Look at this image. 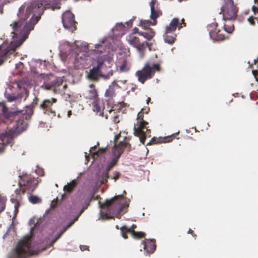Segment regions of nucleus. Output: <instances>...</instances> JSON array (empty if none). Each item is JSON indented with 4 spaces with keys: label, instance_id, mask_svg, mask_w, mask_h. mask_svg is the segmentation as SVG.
Returning <instances> with one entry per match:
<instances>
[{
    "label": "nucleus",
    "instance_id": "obj_1",
    "mask_svg": "<svg viewBox=\"0 0 258 258\" xmlns=\"http://www.w3.org/2000/svg\"><path fill=\"white\" fill-rule=\"evenodd\" d=\"M61 0H37L31 2L26 7L22 5L17 14L19 20L13 25V33L18 32L22 28L27 31L33 29L35 25L40 19L45 9L53 11L60 9Z\"/></svg>",
    "mask_w": 258,
    "mask_h": 258
},
{
    "label": "nucleus",
    "instance_id": "obj_2",
    "mask_svg": "<svg viewBox=\"0 0 258 258\" xmlns=\"http://www.w3.org/2000/svg\"><path fill=\"white\" fill-rule=\"evenodd\" d=\"M33 114L32 107H26L25 110L18 112H11L7 120H4L5 124L13 123L12 127L8 132L2 133L0 135V139L4 146L11 145L13 138L17 136L22 132L26 130L28 127V122Z\"/></svg>",
    "mask_w": 258,
    "mask_h": 258
},
{
    "label": "nucleus",
    "instance_id": "obj_3",
    "mask_svg": "<svg viewBox=\"0 0 258 258\" xmlns=\"http://www.w3.org/2000/svg\"><path fill=\"white\" fill-rule=\"evenodd\" d=\"M123 195L115 196L110 200H106L103 203L100 204L101 209H107L109 214L100 211V217L102 220L114 219V216L118 219L121 217L122 212L125 207L124 204L122 203Z\"/></svg>",
    "mask_w": 258,
    "mask_h": 258
},
{
    "label": "nucleus",
    "instance_id": "obj_4",
    "mask_svg": "<svg viewBox=\"0 0 258 258\" xmlns=\"http://www.w3.org/2000/svg\"><path fill=\"white\" fill-rule=\"evenodd\" d=\"M148 122L144 120L143 113L140 112L138 114L137 122L134 127V135L139 138L141 143L145 144L147 137H151V130L147 127Z\"/></svg>",
    "mask_w": 258,
    "mask_h": 258
},
{
    "label": "nucleus",
    "instance_id": "obj_5",
    "mask_svg": "<svg viewBox=\"0 0 258 258\" xmlns=\"http://www.w3.org/2000/svg\"><path fill=\"white\" fill-rule=\"evenodd\" d=\"M31 237L25 236L19 241L9 258H25L31 254Z\"/></svg>",
    "mask_w": 258,
    "mask_h": 258
},
{
    "label": "nucleus",
    "instance_id": "obj_6",
    "mask_svg": "<svg viewBox=\"0 0 258 258\" xmlns=\"http://www.w3.org/2000/svg\"><path fill=\"white\" fill-rule=\"evenodd\" d=\"M160 70L159 64L152 63L148 61L141 70L136 72V76L138 77V81L143 84L147 80L152 78L156 72H160Z\"/></svg>",
    "mask_w": 258,
    "mask_h": 258
},
{
    "label": "nucleus",
    "instance_id": "obj_7",
    "mask_svg": "<svg viewBox=\"0 0 258 258\" xmlns=\"http://www.w3.org/2000/svg\"><path fill=\"white\" fill-rule=\"evenodd\" d=\"M20 186V190L24 194L33 192L36 188L38 183L37 179L35 178L31 175H24L21 177L19 182Z\"/></svg>",
    "mask_w": 258,
    "mask_h": 258
},
{
    "label": "nucleus",
    "instance_id": "obj_8",
    "mask_svg": "<svg viewBox=\"0 0 258 258\" xmlns=\"http://www.w3.org/2000/svg\"><path fill=\"white\" fill-rule=\"evenodd\" d=\"M238 8L234 5L233 0H227L225 4L222 7L221 13H222L224 20H234L237 17Z\"/></svg>",
    "mask_w": 258,
    "mask_h": 258
},
{
    "label": "nucleus",
    "instance_id": "obj_9",
    "mask_svg": "<svg viewBox=\"0 0 258 258\" xmlns=\"http://www.w3.org/2000/svg\"><path fill=\"white\" fill-rule=\"evenodd\" d=\"M127 41L129 43L135 47L140 53L141 57H143L145 54L146 48L148 47L151 50V44H149L146 41L141 42L140 38L136 36L134 34H131L127 38Z\"/></svg>",
    "mask_w": 258,
    "mask_h": 258
},
{
    "label": "nucleus",
    "instance_id": "obj_10",
    "mask_svg": "<svg viewBox=\"0 0 258 258\" xmlns=\"http://www.w3.org/2000/svg\"><path fill=\"white\" fill-rule=\"evenodd\" d=\"M96 66L90 70L87 75L89 79L95 81H98L99 77L102 76L101 69L105 66L104 59L102 57H98L96 58Z\"/></svg>",
    "mask_w": 258,
    "mask_h": 258
},
{
    "label": "nucleus",
    "instance_id": "obj_11",
    "mask_svg": "<svg viewBox=\"0 0 258 258\" xmlns=\"http://www.w3.org/2000/svg\"><path fill=\"white\" fill-rule=\"evenodd\" d=\"M62 22L65 29L73 32L77 29V22L74 15L70 11L65 12L62 15Z\"/></svg>",
    "mask_w": 258,
    "mask_h": 258
},
{
    "label": "nucleus",
    "instance_id": "obj_12",
    "mask_svg": "<svg viewBox=\"0 0 258 258\" xmlns=\"http://www.w3.org/2000/svg\"><path fill=\"white\" fill-rule=\"evenodd\" d=\"M218 23L213 22L208 26V29L209 31V35L210 38L214 41H223L228 38L223 33V31L218 29Z\"/></svg>",
    "mask_w": 258,
    "mask_h": 258
},
{
    "label": "nucleus",
    "instance_id": "obj_13",
    "mask_svg": "<svg viewBox=\"0 0 258 258\" xmlns=\"http://www.w3.org/2000/svg\"><path fill=\"white\" fill-rule=\"evenodd\" d=\"M90 89L88 91L86 98L92 101V106L94 111L99 112L101 110V107L99 106L100 99L98 97V94L95 86L92 84L89 86Z\"/></svg>",
    "mask_w": 258,
    "mask_h": 258
},
{
    "label": "nucleus",
    "instance_id": "obj_14",
    "mask_svg": "<svg viewBox=\"0 0 258 258\" xmlns=\"http://www.w3.org/2000/svg\"><path fill=\"white\" fill-rule=\"evenodd\" d=\"M56 101L57 99L54 98L44 100L40 104L39 108L43 110L44 113L55 116V112L52 109V106L53 103H56Z\"/></svg>",
    "mask_w": 258,
    "mask_h": 258
},
{
    "label": "nucleus",
    "instance_id": "obj_15",
    "mask_svg": "<svg viewBox=\"0 0 258 258\" xmlns=\"http://www.w3.org/2000/svg\"><path fill=\"white\" fill-rule=\"evenodd\" d=\"M131 145L126 141H121L118 144H114L112 149V154L114 157L119 159L121 154L123 153L124 149L128 148V151L131 150Z\"/></svg>",
    "mask_w": 258,
    "mask_h": 258
},
{
    "label": "nucleus",
    "instance_id": "obj_16",
    "mask_svg": "<svg viewBox=\"0 0 258 258\" xmlns=\"http://www.w3.org/2000/svg\"><path fill=\"white\" fill-rule=\"evenodd\" d=\"M144 250L148 253H153L156 248V241L154 239H145L142 241Z\"/></svg>",
    "mask_w": 258,
    "mask_h": 258
},
{
    "label": "nucleus",
    "instance_id": "obj_17",
    "mask_svg": "<svg viewBox=\"0 0 258 258\" xmlns=\"http://www.w3.org/2000/svg\"><path fill=\"white\" fill-rule=\"evenodd\" d=\"M179 25V19L177 18H173L168 25L166 27L165 33L174 34L176 28Z\"/></svg>",
    "mask_w": 258,
    "mask_h": 258
},
{
    "label": "nucleus",
    "instance_id": "obj_18",
    "mask_svg": "<svg viewBox=\"0 0 258 258\" xmlns=\"http://www.w3.org/2000/svg\"><path fill=\"white\" fill-rule=\"evenodd\" d=\"M8 109L4 103H0V124L4 123V120H7V117L11 112L8 111Z\"/></svg>",
    "mask_w": 258,
    "mask_h": 258
},
{
    "label": "nucleus",
    "instance_id": "obj_19",
    "mask_svg": "<svg viewBox=\"0 0 258 258\" xmlns=\"http://www.w3.org/2000/svg\"><path fill=\"white\" fill-rule=\"evenodd\" d=\"M145 32H141L140 33V35L143 36L148 40H151L152 39L155 35V32L153 29L149 28L147 30H145Z\"/></svg>",
    "mask_w": 258,
    "mask_h": 258
},
{
    "label": "nucleus",
    "instance_id": "obj_20",
    "mask_svg": "<svg viewBox=\"0 0 258 258\" xmlns=\"http://www.w3.org/2000/svg\"><path fill=\"white\" fill-rule=\"evenodd\" d=\"M118 63H120L119 70L120 72H123L128 70L129 67L128 65V60L126 56H124L122 57L121 59L119 60Z\"/></svg>",
    "mask_w": 258,
    "mask_h": 258
},
{
    "label": "nucleus",
    "instance_id": "obj_21",
    "mask_svg": "<svg viewBox=\"0 0 258 258\" xmlns=\"http://www.w3.org/2000/svg\"><path fill=\"white\" fill-rule=\"evenodd\" d=\"M78 182L76 180L74 179L63 187V190L67 193H71L77 185Z\"/></svg>",
    "mask_w": 258,
    "mask_h": 258
},
{
    "label": "nucleus",
    "instance_id": "obj_22",
    "mask_svg": "<svg viewBox=\"0 0 258 258\" xmlns=\"http://www.w3.org/2000/svg\"><path fill=\"white\" fill-rule=\"evenodd\" d=\"M163 37L166 43L172 44L176 40V35L175 34L164 33Z\"/></svg>",
    "mask_w": 258,
    "mask_h": 258
},
{
    "label": "nucleus",
    "instance_id": "obj_23",
    "mask_svg": "<svg viewBox=\"0 0 258 258\" xmlns=\"http://www.w3.org/2000/svg\"><path fill=\"white\" fill-rule=\"evenodd\" d=\"M58 81L57 79L51 81L49 83H44L41 87L45 90H50L51 88L55 87L56 86H59V84H57Z\"/></svg>",
    "mask_w": 258,
    "mask_h": 258
},
{
    "label": "nucleus",
    "instance_id": "obj_24",
    "mask_svg": "<svg viewBox=\"0 0 258 258\" xmlns=\"http://www.w3.org/2000/svg\"><path fill=\"white\" fill-rule=\"evenodd\" d=\"M108 178L109 172H107V171L105 170L104 171H103L99 177V180H100L101 184L106 183L108 181Z\"/></svg>",
    "mask_w": 258,
    "mask_h": 258
},
{
    "label": "nucleus",
    "instance_id": "obj_25",
    "mask_svg": "<svg viewBox=\"0 0 258 258\" xmlns=\"http://www.w3.org/2000/svg\"><path fill=\"white\" fill-rule=\"evenodd\" d=\"M29 95V91L26 88H24L20 93L17 95V97L19 101L21 100L23 98L26 100Z\"/></svg>",
    "mask_w": 258,
    "mask_h": 258
},
{
    "label": "nucleus",
    "instance_id": "obj_26",
    "mask_svg": "<svg viewBox=\"0 0 258 258\" xmlns=\"http://www.w3.org/2000/svg\"><path fill=\"white\" fill-rule=\"evenodd\" d=\"M115 95V89L113 86V83L112 86H109L108 89H107L105 93L106 97H112Z\"/></svg>",
    "mask_w": 258,
    "mask_h": 258
},
{
    "label": "nucleus",
    "instance_id": "obj_27",
    "mask_svg": "<svg viewBox=\"0 0 258 258\" xmlns=\"http://www.w3.org/2000/svg\"><path fill=\"white\" fill-rule=\"evenodd\" d=\"M172 140V139L171 140V141ZM170 140H168V141H164L163 140V139H160V138H152L150 142L149 143H148L147 145H152V144H159V143H165V142H170Z\"/></svg>",
    "mask_w": 258,
    "mask_h": 258
},
{
    "label": "nucleus",
    "instance_id": "obj_28",
    "mask_svg": "<svg viewBox=\"0 0 258 258\" xmlns=\"http://www.w3.org/2000/svg\"><path fill=\"white\" fill-rule=\"evenodd\" d=\"M29 202L33 204H39L42 202L41 198L34 195H31L29 198Z\"/></svg>",
    "mask_w": 258,
    "mask_h": 258
},
{
    "label": "nucleus",
    "instance_id": "obj_29",
    "mask_svg": "<svg viewBox=\"0 0 258 258\" xmlns=\"http://www.w3.org/2000/svg\"><path fill=\"white\" fill-rule=\"evenodd\" d=\"M131 235L134 238L140 239L144 238L146 236V233L143 232H136V231H133Z\"/></svg>",
    "mask_w": 258,
    "mask_h": 258
},
{
    "label": "nucleus",
    "instance_id": "obj_30",
    "mask_svg": "<svg viewBox=\"0 0 258 258\" xmlns=\"http://www.w3.org/2000/svg\"><path fill=\"white\" fill-rule=\"evenodd\" d=\"M120 231L121 233L122 236L124 239H127L128 238L127 234L130 233V231L128 229V227L126 226H123L120 228Z\"/></svg>",
    "mask_w": 258,
    "mask_h": 258
},
{
    "label": "nucleus",
    "instance_id": "obj_31",
    "mask_svg": "<svg viewBox=\"0 0 258 258\" xmlns=\"http://www.w3.org/2000/svg\"><path fill=\"white\" fill-rule=\"evenodd\" d=\"M118 160V159H117L115 157H114L112 160L111 162L107 164V165L106 166V168L105 169V170H106L107 172H109L111 170L112 168L116 164Z\"/></svg>",
    "mask_w": 258,
    "mask_h": 258
},
{
    "label": "nucleus",
    "instance_id": "obj_32",
    "mask_svg": "<svg viewBox=\"0 0 258 258\" xmlns=\"http://www.w3.org/2000/svg\"><path fill=\"white\" fill-rule=\"evenodd\" d=\"M151 25V21L149 20H141L139 26H142L145 30L150 28L149 26Z\"/></svg>",
    "mask_w": 258,
    "mask_h": 258
},
{
    "label": "nucleus",
    "instance_id": "obj_33",
    "mask_svg": "<svg viewBox=\"0 0 258 258\" xmlns=\"http://www.w3.org/2000/svg\"><path fill=\"white\" fill-rule=\"evenodd\" d=\"M6 201V198L0 196V213L5 209Z\"/></svg>",
    "mask_w": 258,
    "mask_h": 258
},
{
    "label": "nucleus",
    "instance_id": "obj_34",
    "mask_svg": "<svg viewBox=\"0 0 258 258\" xmlns=\"http://www.w3.org/2000/svg\"><path fill=\"white\" fill-rule=\"evenodd\" d=\"M67 230L68 228H67L66 227L61 230L59 233H57V235L55 236L54 238L52 240L51 242L52 243H55Z\"/></svg>",
    "mask_w": 258,
    "mask_h": 258
},
{
    "label": "nucleus",
    "instance_id": "obj_35",
    "mask_svg": "<svg viewBox=\"0 0 258 258\" xmlns=\"http://www.w3.org/2000/svg\"><path fill=\"white\" fill-rule=\"evenodd\" d=\"M7 53L8 51L6 49L2 50L0 47V65L3 63Z\"/></svg>",
    "mask_w": 258,
    "mask_h": 258
},
{
    "label": "nucleus",
    "instance_id": "obj_36",
    "mask_svg": "<svg viewBox=\"0 0 258 258\" xmlns=\"http://www.w3.org/2000/svg\"><path fill=\"white\" fill-rule=\"evenodd\" d=\"M223 27L224 29V31L227 32L228 33H231L234 29V25L229 26L224 24Z\"/></svg>",
    "mask_w": 258,
    "mask_h": 258
},
{
    "label": "nucleus",
    "instance_id": "obj_37",
    "mask_svg": "<svg viewBox=\"0 0 258 258\" xmlns=\"http://www.w3.org/2000/svg\"><path fill=\"white\" fill-rule=\"evenodd\" d=\"M159 17L158 12L155 9L151 10V19H157Z\"/></svg>",
    "mask_w": 258,
    "mask_h": 258
},
{
    "label": "nucleus",
    "instance_id": "obj_38",
    "mask_svg": "<svg viewBox=\"0 0 258 258\" xmlns=\"http://www.w3.org/2000/svg\"><path fill=\"white\" fill-rule=\"evenodd\" d=\"M38 100H39L38 98L37 97H35L34 98L33 102H32V104L30 106H27L26 107H32L33 109V110L34 111V108L35 106L37 104Z\"/></svg>",
    "mask_w": 258,
    "mask_h": 258
},
{
    "label": "nucleus",
    "instance_id": "obj_39",
    "mask_svg": "<svg viewBox=\"0 0 258 258\" xmlns=\"http://www.w3.org/2000/svg\"><path fill=\"white\" fill-rule=\"evenodd\" d=\"M79 217V215H77L73 220H72L66 226V227L68 228V229L71 227L74 223L78 220V218Z\"/></svg>",
    "mask_w": 258,
    "mask_h": 258
},
{
    "label": "nucleus",
    "instance_id": "obj_40",
    "mask_svg": "<svg viewBox=\"0 0 258 258\" xmlns=\"http://www.w3.org/2000/svg\"><path fill=\"white\" fill-rule=\"evenodd\" d=\"M94 194H91L90 196L89 199L88 200V204H87L86 205H84L82 208L83 209H84V211L85 209H87L88 206L90 205V202L92 201L93 198H94Z\"/></svg>",
    "mask_w": 258,
    "mask_h": 258
},
{
    "label": "nucleus",
    "instance_id": "obj_41",
    "mask_svg": "<svg viewBox=\"0 0 258 258\" xmlns=\"http://www.w3.org/2000/svg\"><path fill=\"white\" fill-rule=\"evenodd\" d=\"M120 176V173L119 172L114 171L113 172V176L112 178L115 181H116L119 178Z\"/></svg>",
    "mask_w": 258,
    "mask_h": 258
},
{
    "label": "nucleus",
    "instance_id": "obj_42",
    "mask_svg": "<svg viewBox=\"0 0 258 258\" xmlns=\"http://www.w3.org/2000/svg\"><path fill=\"white\" fill-rule=\"evenodd\" d=\"M17 97V95H8L7 96L8 101L9 102H12L16 100H18Z\"/></svg>",
    "mask_w": 258,
    "mask_h": 258
},
{
    "label": "nucleus",
    "instance_id": "obj_43",
    "mask_svg": "<svg viewBox=\"0 0 258 258\" xmlns=\"http://www.w3.org/2000/svg\"><path fill=\"white\" fill-rule=\"evenodd\" d=\"M58 203V199L57 198L54 199L53 201H52L51 204H50V208L52 209L55 208L57 205Z\"/></svg>",
    "mask_w": 258,
    "mask_h": 258
},
{
    "label": "nucleus",
    "instance_id": "obj_44",
    "mask_svg": "<svg viewBox=\"0 0 258 258\" xmlns=\"http://www.w3.org/2000/svg\"><path fill=\"white\" fill-rule=\"evenodd\" d=\"M105 152H106L105 148H100L97 151V152L95 154L98 156L99 155L102 154L104 153Z\"/></svg>",
    "mask_w": 258,
    "mask_h": 258
},
{
    "label": "nucleus",
    "instance_id": "obj_45",
    "mask_svg": "<svg viewBox=\"0 0 258 258\" xmlns=\"http://www.w3.org/2000/svg\"><path fill=\"white\" fill-rule=\"evenodd\" d=\"M254 18L253 16H250L247 19V20L251 25H254L255 22H254Z\"/></svg>",
    "mask_w": 258,
    "mask_h": 258
},
{
    "label": "nucleus",
    "instance_id": "obj_46",
    "mask_svg": "<svg viewBox=\"0 0 258 258\" xmlns=\"http://www.w3.org/2000/svg\"><path fill=\"white\" fill-rule=\"evenodd\" d=\"M157 0H152L150 4L151 10L155 9V5L156 3Z\"/></svg>",
    "mask_w": 258,
    "mask_h": 258
},
{
    "label": "nucleus",
    "instance_id": "obj_47",
    "mask_svg": "<svg viewBox=\"0 0 258 258\" xmlns=\"http://www.w3.org/2000/svg\"><path fill=\"white\" fill-rule=\"evenodd\" d=\"M185 26H186V23L184 22V19H182L181 20V23H179L178 27L179 29H180V28H181L183 27H185Z\"/></svg>",
    "mask_w": 258,
    "mask_h": 258
},
{
    "label": "nucleus",
    "instance_id": "obj_48",
    "mask_svg": "<svg viewBox=\"0 0 258 258\" xmlns=\"http://www.w3.org/2000/svg\"><path fill=\"white\" fill-rule=\"evenodd\" d=\"M137 225L133 224L130 228H128V229L130 231V233H132L133 231H135V229L136 228Z\"/></svg>",
    "mask_w": 258,
    "mask_h": 258
},
{
    "label": "nucleus",
    "instance_id": "obj_49",
    "mask_svg": "<svg viewBox=\"0 0 258 258\" xmlns=\"http://www.w3.org/2000/svg\"><path fill=\"white\" fill-rule=\"evenodd\" d=\"M80 249L82 251L89 250V246L87 245H80Z\"/></svg>",
    "mask_w": 258,
    "mask_h": 258
},
{
    "label": "nucleus",
    "instance_id": "obj_50",
    "mask_svg": "<svg viewBox=\"0 0 258 258\" xmlns=\"http://www.w3.org/2000/svg\"><path fill=\"white\" fill-rule=\"evenodd\" d=\"M225 23H224V25H234L233 23L232 22H231L232 20H225Z\"/></svg>",
    "mask_w": 258,
    "mask_h": 258
},
{
    "label": "nucleus",
    "instance_id": "obj_51",
    "mask_svg": "<svg viewBox=\"0 0 258 258\" xmlns=\"http://www.w3.org/2000/svg\"><path fill=\"white\" fill-rule=\"evenodd\" d=\"M134 32L132 34H134L135 35L136 33H138L140 35V33L141 32H139V30L137 27H135L133 29Z\"/></svg>",
    "mask_w": 258,
    "mask_h": 258
},
{
    "label": "nucleus",
    "instance_id": "obj_52",
    "mask_svg": "<svg viewBox=\"0 0 258 258\" xmlns=\"http://www.w3.org/2000/svg\"><path fill=\"white\" fill-rule=\"evenodd\" d=\"M120 137V135H117L114 137V142L115 143H116L117 140L119 139V138Z\"/></svg>",
    "mask_w": 258,
    "mask_h": 258
},
{
    "label": "nucleus",
    "instance_id": "obj_53",
    "mask_svg": "<svg viewBox=\"0 0 258 258\" xmlns=\"http://www.w3.org/2000/svg\"><path fill=\"white\" fill-rule=\"evenodd\" d=\"M153 21V22H151V25H155L157 24V20L156 19H152Z\"/></svg>",
    "mask_w": 258,
    "mask_h": 258
},
{
    "label": "nucleus",
    "instance_id": "obj_54",
    "mask_svg": "<svg viewBox=\"0 0 258 258\" xmlns=\"http://www.w3.org/2000/svg\"><path fill=\"white\" fill-rule=\"evenodd\" d=\"M20 206V204L18 202H17V203L15 205V209H19Z\"/></svg>",
    "mask_w": 258,
    "mask_h": 258
},
{
    "label": "nucleus",
    "instance_id": "obj_55",
    "mask_svg": "<svg viewBox=\"0 0 258 258\" xmlns=\"http://www.w3.org/2000/svg\"><path fill=\"white\" fill-rule=\"evenodd\" d=\"M127 24L128 26H130L131 27H132L133 24V21L132 20H130V21L127 22Z\"/></svg>",
    "mask_w": 258,
    "mask_h": 258
},
{
    "label": "nucleus",
    "instance_id": "obj_56",
    "mask_svg": "<svg viewBox=\"0 0 258 258\" xmlns=\"http://www.w3.org/2000/svg\"><path fill=\"white\" fill-rule=\"evenodd\" d=\"M252 73L253 74V75L256 77V76L257 75L258 73L256 70H253Z\"/></svg>",
    "mask_w": 258,
    "mask_h": 258
},
{
    "label": "nucleus",
    "instance_id": "obj_57",
    "mask_svg": "<svg viewBox=\"0 0 258 258\" xmlns=\"http://www.w3.org/2000/svg\"><path fill=\"white\" fill-rule=\"evenodd\" d=\"M114 121L116 123L119 122V120L118 119V117L117 116L114 117Z\"/></svg>",
    "mask_w": 258,
    "mask_h": 258
},
{
    "label": "nucleus",
    "instance_id": "obj_58",
    "mask_svg": "<svg viewBox=\"0 0 258 258\" xmlns=\"http://www.w3.org/2000/svg\"><path fill=\"white\" fill-rule=\"evenodd\" d=\"M72 115V111L69 110L68 111V117H70L71 115Z\"/></svg>",
    "mask_w": 258,
    "mask_h": 258
},
{
    "label": "nucleus",
    "instance_id": "obj_59",
    "mask_svg": "<svg viewBox=\"0 0 258 258\" xmlns=\"http://www.w3.org/2000/svg\"><path fill=\"white\" fill-rule=\"evenodd\" d=\"M189 234H192V233H194V231L192 229H189L187 232Z\"/></svg>",
    "mask_w": 258,
    "mask_h": 258
},
{
    "label": "nucleus",
    "instance_id": "obj_60",
    "mask_svg": "<svg viewBox=\"0 0 258 258\" xmlns=\"http://www.w3.org/2000/svg\"><path fill=\"white\" fill-rule=\"evenodd\" d=\"M18 212H19V210L18 209H15L14 214L15 215H16L17 214Z\"/></svg>",
    "mask_w": 258,
    "mask_h": 258
},
{
    "label": "nucleus",
    "instance_id": "obj_61",
    "mask_svg": "<svg viewBox=\"0 0 258 258\" xmlns=\"http://www.w3.org/2000/svg\"><path fill=\"white\" fill-rule=\"evenodd\" d=\"M249 12V10H245L244 13L245 15H248Z\"/></svg>",
    "mask_w": 258,
    "mask_h": 258
},
{
    "label": "nucleus",
    "instance_id": "obj_62",
    "mask_svg": "<svg viewBox=\"0 0 258 258\" xmlns=\"http://www.w3.org/2000/svg\"><path fill=\"white\" fill-rule=\"evenodd\" d=\"M84 209H82L81 210V211H80L78 215H79V216H80L84 212Z\"/></svg>",
    "mask_w": 258,
    "mask_h": 258
},
{
    "label": "nucleus",
    "instance_id": "obj_63",
    "mask_svg": "<svg viewBox=\"0 0 258 258\" xmlns=\"http://www.w3.org/2000/svg\"><path fill=\"white\" fill-rule=\"evenodd\" d=\"M22 64H23V63L21 62H20L19 63H17L16 64V67L18 68L19 66L22 65Z\"/></svg>",
    "mask_w": 258,
    "mask_h": 258
},
{
    "label": "nucleus",
    "instance_id": "obj_64",
    "mask_svg": "<svg viewBox=\"0 0 258 258\" xmlns=\"http://www.w3.org/2000/svg\"><path fill=\"white\" fill-rule=\"evenodd\" d=\"M251 9H252V10H253V12H254V13H255V10L256 8L255 7V6H253L251 7Z\"/></svg>",
    "mask_w": 258,
    "mask_h": 258
}]
</instances>
